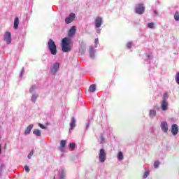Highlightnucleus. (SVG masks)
<instances>
[{
  "instance_id": "f257e3e1",
  "label": "nucleus",
  "mask_w": 179,
  "mask_h": 179,
  "mask_svg": "<svg viewBox=\"0 0 179 179\" xmlns=\"http://www.w3.org/2000/svg\"><path fill=\"white\" fill-rule=\"evenodd\" d=\"M61 47L63 52H69L72 51V38L68 37L62 38Z\"/></svg>"
},
{
  "instance_id": "ddd939ff",
  "label": "nucleus",
  "mask_w": 179,
  "mask_h": 179,
  "mask_svg": "<svg viewBox=\"0 0 179 179\" xmlns=\"http://www.w3.org/2000/svg\"><path fill=\"white\" fill-rule=\"evenodd\" d=\"M171 132L173 135L176 136L177 134H178V126L177 124H174L172 125L171 127Z\"/></svg>"
},
{
  "instance_id": "2f4dec72",
  "label": "nucleus",
  "mask_w": 179,
  "mask_h": 179,
  "mask_svg": "<svg viewBox=\"0 0 179 179\" xmlns=\"http://www.w3.org/2000/svg\"><path fill=\"white\" fill-rule=\"evenodd\" d=\"M168 95H167V93H165L164 94V96H163V99L162 100H166V101H167V99H168Z\"/></svg>"
},
{
  "instance_id": "6e6552de",
  "label": "nucleus",
  "mask_w": 179,
  "mask_h": 179,
  "mask_svg": "<svg viewBox=\"0 0 179 179\" xmlns=\"http://www.w3.org/2000/svg\"><path fill=\"white\" fill-rule=\"evenodd\" d=\"M76 17V15L75 13H71L69 17H66L65 22L66 24H69V23H72L73 20H75V18Z\"/></svg>"
},
{
  "instance_id": "412c9836",
  "label": "nucleus",
  "mask_w": 179,
  "mask_h": 179,
  "mask_svg": "<svg viewBox=\"0 0 179 179\" xmlns=\"http://www.w3.org/2000/svg\"><path fill=\"white\" fill-rule=\"evenodd\" d=\"M90 56L91 58H94V50L92 48L90 49Z\"/></svg>"
},
{
  "instance_id": "20e7f679",
  "label": "nucleus",
  "mask_w": 179,
  "mask_h": 179,
  "mask_svg": "<svg viewBox=\"0 0 179 179\" xmlns=\"http://www.w3.org/2000/svg\"><path fill=\"white\" fill-rule=\"evenodd\" d=\"M107 154L106 153V150L104 149H101L99 150V162L101 163H104L106 162Z\"/></svg>"
},
{
  "instance_id": "473e14b6",
  "label": "nucleus",
  "mask_w": 179,
  "mask_h": 179,
  "mask_svg": "<svg viewBox=\"0 0 179 179\" xmlns=\"http://www.w3.org/2000/svg\"><path fill=\"white\" fill-rule=\"evenodd\" d=\"M127 48H131V47H132V43L129 42V43L127 44Z\"/></svg>"
},
{
  "instance_id": "7c9ffc66",
  "label": "nucleus",
  "mask_w": 179,
  "mask_h": 179,
  "mask_svg": "<svg viewBox=\"0 0 179 179\" xmlns=\"http://www.w3.org/2000/svg\"><path fill=\"white\" fill-rule=\"evenodd\" d=\"M24 169H25V171H27V173L30 172V169H29V166L27 165L24 166Z\"/></svg>"
},
{
  "instance_id": "f704fd0d",
  "label": "nucleus",
  "mask_w": 179,
  "mask_h": 179,
  "mask_svg": "<svg viewBox=\"0 0 179 179\" xmlns=\"http://www.w3.org/2000/svg\"><path fill=\"white\" fill-rule=\"evenodd\" d=\"M101 143H104V137L101 136Z\"/></svg>"
},
{
  "instance_id": "1a4fd4ad",
  "label": "nucleus",
  "mask_w": 179,
  "mask_h": 179,
  "mask_svg": "<svg viewBox=\"0 0 179 179\" xmlns=\"http://www.w3.org/2000/svg\"><path fill=\"white\" fill-rule=\"evenodd\" d=\"M101 24H103V19L101 17H97L95 19V27L99 29L101 27Z\"/></svg>"
},
{
  "instance_id": "cd10ccee",
  "label": "nucleus",
  "mask_w": 179,
  "mask_h": 179,
  "mask_svg": "<svg viewBox=\"0 0 179 179\" xmlns=\"http://www.w3.org/2000/svg\"><path fill=\"white\" fill-rule=\"evenodd\" d=\"M160 164V162H159V161H156L155 163H154V167L155 169H157V167H159Z\"/></svg>"
},
{
  "instance_id": "c756f323",
  "label": "nucleus",
  "mask_w": 179,
  "mask_h": 179,
  "mask_svg": "<svg viewBox=\"0 0 179 179\" xmlns=\"http://www.w3.org/2000/svg\"><path fill=\"white\" fill-rule=\"evenodd\" d=\"M34 90H36V87H34V86H32V87L29 89L30 93H33V92H34Z\"/></svg>"
},
{
  "instance_id": "f03ea898",
  "label": "nucleus",
  "mask_w": 179,
  "mask_h": 179,
  "mask_svg": "<svg viewBox=\"0 0 179 179\" xmlns=\"http://www.w3.org/2000/svg\"><path fill=\"white\" fill-rule=\"evenodd\" d=\"M48 47L52 55H57V45L52 39H50L48 42Z\"/></svg>"
},
{
  "instance_id": "b1692460",
  "label": "nucleus",
  "mask_w": 179,
  "mask_h": 179,
  "mask_svg": "<svg viewBox=\"0 0 179 179\" xmlns=\"http://www.w3.org/2000/svg\"><path fill=\"white\" fill-rule=\"evenodd\" d=\"M156 115V110H151L150 111V117H155Z\"/></svg>"
},
{
  "instance_id": "e433bc0d",
  "label": "nucleus",
  "mask_w": 179,
  "mask_h": 179,
  "mask_svg": "<svg viewBox=\"0 0 179 179\" xmlns=\"http://www.w3.org/2000/svg\"><path fill=\"white\" fill-rule=\"evenodd\" d=\"M81 51H83V48H81Z\"/></svg>"
},
{
  "instance_id": "c9c22d12",
  "label": "nucleus",
  "mask_w": 179,
  "mask_h": 179,
  "mask_svg": "<svg viewBox=\"0 0 179 179\" xmlns=\"http://www.w3.org/2000/svg\"><path fill=\"white\" fill-rule=\"evenodd\" d=\"M95 43H96V44H97L99 43V38L95 39Z\"/></svg>"
},
{
  "instance_id": "423d86ee",
  "label": "nucleus",
  "mask_w": 179,
  "mask_h": 179,
  "mask_svg": "<svg viewBox=\"0 0 179 179\" xmlns=\"http://www.w3.org/2000/svg\"><path fill=\"white\" fill-rule=\"evenodd\" d=\"M75 34H76V27L73 26L69 30L67 36H68L69 38H72L75 37Z\"/></svg>"
},
{
  "instance_id": "5701e85b",
  "label": "nucleus",
  "mask_w": 179,
  "mask_h": 179,
  "mask_svg": "<svg viewBox=\"0 0 179 179\" xmlns=\"http://www.w3.org/2000/svg\"><path fill=\"white\" fill-rule=\"evenodd\" d=\"M174 19L176 20V22H178L179 20V13L178 11H176L174 15Z\"/></svg>"
},
{
  "instance_id": "7ed1b4c3",
  "label": "nucleus",
  "mask_w": 179,
  "mask_h": 179,
  "mask_svg": "<svg viewBox=\"0 0 179 179\" xmlns=\"http://www.w3.org/2000/svg\"><path fill=\"white\" fill-rule=\"evenodd\" d=\"M59 66L60 64L58 62L53 64L50 67V73L54 76L57 75V72H58Z\"/></svg>"
},
{
  "instance_id": "aec40b11",
  "label": "nucleus",
  "mask_w": 179,
  "mask_h": 179,
  "mask_svg": "<svg viewBox=\"0 0 179 179\" xmlns=\"http://www.w3.org/2000/svg\"><path fill=\"white\" fill-rule=\"evenodd\" d=\"M148 29H155V22H150L147 24Z\"/></svg>"
},
{
  "instance_id": "bb28decb",
  "label": "nucleus",
  "mask_w": 179,
  "mask_h": 179,
  "mask_svg": "<svg viewBox=\"0 0 179 179\" xmlns=\"http://www.w3.org/2000/svg\"><path fill=\"white\" fill-rule=\"evenodd\" d=\"M176 83H178V85H179V72H178V73H176Z\"/></svg>"
},
{
  "instance_id": "4c0bfd02",
  "label": "nucleus",
  "mask_w": 179,
  "mask_h": 179,
  "mask_svg": "<svg viewBox=\"0 0 179 179\" xmlns=\"http://www.w3.org/2000/svg\"><path fill=\"white\" fill-rule=\"evenodd\" d=\"M22 72H24V69H22Z\"/></svg>"
},
{
  "instance_id": "6ab92c4d",
  "label": "nucleus",
  "mask_w": 179,
  "mask_h": 179,
  "mask_svg": "<svg viewBox=\"0 0 179 179\" xmlns=\"http://www.w3.org/2000/svg\"><path fill=\"white\" fill-rule=\"evenodd\" d=\"M60 146H61V148H65V146H66V140H62L60 141Z\"/></svg>"
},
{
  "instance_id": "4468645a",
  "label": "nucleus",
  "mask_w": 179,
  "mask_h": 179,
  "mask_svg": "<svg viewBox=\"0 0 179 179\" xmlns=\"http://www.w3.org/2000/svg\"><path fill=\"white\" fill-rule=\"evenodd\" d=\"M19 27V17H16L14 20V29L16 30Z\"/></svg>"
},
{
  "instance_id": "72a5a7b5",
  "label": "nucleus",
  "mask_w": 179,
  "mask_h": 179,
  "mask_svg": "<svg viewBox=\"0 0 179 179\" xmlns=\"http://www.w3.org/2000/svg\"><path fill=\"white\" fill-rule=\"evenodd\" d=\"M38 126L40 128H42V129H45V126L43 125L41 123H39Z\"/></svg>"
},
{
  "instance_id": "f3484780",
  "label": "nucleus",
  "mask_w": 179,
  "mask_h": 179,
  "mask_svg": "<svg viewBox=\"0 0 179 179\" xmlns=\"http://www.w3.org/2000/svg\"><path fill=\"white\" fill-rule=\"evenodd\" d=\"M33 134H34V135H36V136H41V131H40L39 129H34Z\"/></svg>"
},
{
  "instance_id": "c85d7f7f",
  "label": "nucleus",
  "mask_w": 179,
  "mask_h": 179,
  "mask_svg": "<svg viewBox=\"0 0 179 179\" xmlns=\"http://www.w3.org/2000/svg\"><path fill=\"white\" fill-rule=\"evenodd\" d=\"M148 176H149V171H147L144 173V175L143 176V178H148Z\"/></svg>"
},
{
  "instance_id": "a878e982",
  "label": "nucleus",
  "mask_w": 179,
  "mask_h": 179,
  "mask_svg": "<svg viewBox=\"0 0 179 179\" xmlns=\"http://www.w3.org/2000/svg\"><path fill=\"white\" fill-rule=\"evenodd\" d=\"M33 155H34V150H31L29 152V154L28 155V159H31V156H33Z\"/></svg>"
},
{
  "instance_id": "39448f33",
  "label": "nucleus",
  "mask_w": 179,
  "mask_h": 179,
  "mask_svg": "<svg viewBox=\"0 0 179 179\" xmlns=\"http://www.w3.org/2000/svg\"><path fill=\"white\" fill-rule=\"evenodd\" d=\"M145 12V8L143 7V4L139 3L136 6V13L138 15H142Z\"/></svg>"
},
{
  "instance_id": "58836bf2",
  "label": "nucleus",
  "mask_w": 179,
  "mask_h": 179,
  "mask_svg": "<svg viewBox=\"0 0 179 179\" xmlns=\"http://www.w3.org/2000/svg\"><path fill=\"white\" fill-rule=\"evenodd\" d=\"M0 129H1V125H0Z\"/></svg>"
},
{
  "instance_id": "9b49d317",
  "label": "nucleus",
  "mask_w": 179,
  "mask_h": 179,
  "mask_svg": "<svg viewBox=\"0 0 179 179\" xmlns=\"http://www.w3.org/2000/svg\"><path fill=\"white\" fill-rule=\"evenodd\" d=\"M161 108L162 111H166L169 108V102L166 100H162L161 103Z\"/></svg>"
},
{
  "instance_id": "0eeeda50",
  "label": "nucleus",
  "mask_w": 179,
  "mask_h": 179,
  "mask_svg": "<svg viewBox=\"0 0 179 179\" xmlns=\"http://www.w3.org/2000/svg\"><path fill=\"white\" fill-rule=\"evenodd\" d=\"M12 34L9 31H6L3 36V40L7 43V44H10L12 41Z\"/></svg>"
},
{
  "instance_id": "f8f14e48",
  "label": "nucleus",
  "mask_w": 179,
  "mask_h": 179,
  "mask_svg": "<svg viewBox=\"0 0 179 179\" xmlns=\"http://www.w3.org/2000/svg\"><path fill=\"white\" fill-rule=\"evenodd\" d=\"M76 127V120H75V117H71V122H70V129H69V132L73 129Z\"/></svg>"
},
{
  "instance_id": "dca6fc26",
  "label": "nucleus",
  "mask_w": 179,
  "mask_h": 179,
  "mask_svg": "<svg viewBox=\"0 0 179 179\" xmlns=\"http://www.w3.org/2000/svg\"><path fill=\"white\" fill-rule=\"evenodd\" d=\"M31 129H33V124H30L27 127V129L24 131L25 135L30 134Z\"/></svg>"
},
{
  "instance_id": "393cba45",
  "label": "nucleus",
  "mask_w": 179,
  "mask_h": 179,
  "mask_svg": "<svg viewBox=\"0 0 179 179\" xmlns=\"http://www.w3.org/2000/svg\"><path fill=\"white\" fill-rule=\"evenodd\" d=\"M76 145L75 144V143H71L69 144V148H71V150H73V149H75Z\"/></svg>"
},
{
  "instance_id": "4be33fe9",
  "label": "nucleus",
  "mask_w": 179,
  "mask_h": 179,
  "mask_svg": "<svg viewBox=\"0 0 179 179\" xmlns=\"http://www.w3.org/2000/svg\"><path fill=\"white\" fill-rule=\"evenodd\" d=\"M38 98V95H36V94L32 95L31 101H33L34 103H36V101L37 100Z\"/></svg>"
},
{
  "instance_id": "9d476101",
  "label": "nucleus",
  "mask_w": 179,
  "mask_h": 179,
  "mask_svg": "<svg viewBox=\"0 0 179 179\" xmlns=\"http://www.w3.org/2000/svg\"><path fill=\"white\" fill-rule=\"evenodd\" d=\"M161 129L163 131L165 134H167V131H169V125L166 122H161Z\"/></svg>"
},
{
  "instance_id": "a211bd4d",
  "label": "nucleus",
  "mask_w": 179,
  "mask_h": 179,
  "mask_svg": "<svg viewBox=\"0 0 179 179\" xmlns=\"http://www.w3.org/2000/svg\"><path fill=\"white\" fill-rule=\"evenodd\" d=\"M117 159L118 160H124V155L122 154V152H119L117 155Z\"/></svg>"
},
{
  "instance_id": "2eb2a0df",
  "label": "nucleus",
  "mask_w": 179,
  "mask_h": 179,
  "mask_svg": "<svg viewBox=\"0 0 179 179\" xmlns=\"http://www.w3.org/2000/svg\"><path fill=\"white\" fill-rule=\"evenodd\" d=\"M88 91L90 92V93H94V92H96V85H91L89 87Z\"/></svg>"
}]
</instances>
